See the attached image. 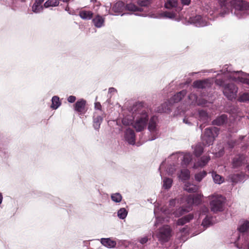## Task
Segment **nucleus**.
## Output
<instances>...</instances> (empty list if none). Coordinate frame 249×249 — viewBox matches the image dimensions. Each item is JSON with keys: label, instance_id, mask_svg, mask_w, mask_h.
<instances>
[{"label": "nucleus", "instance_id": "nucleus-1", "mask_svg": "<svg viewBox=\"0 0 249 249\" xmlns=\"http://www.w3.org/2000/svg\"><path fill=\"white\" fill-rule=\"evenodd\" d=\"M220 7L219 15L225 17L230 13L240 19L249 15V3L244 0H232L230 2L225 0H218Z\"/></svg>", "mask_w": 249, "mask_h": 249}, {"label": "nucleus", "instance_id": "nucleus-2", "mask_svg": "<svg viewBox=\"0 0 249 249\" xmlns=\"http://www.w3.org/2000/svg\"><path fill=\"white\" fill-rule=\"evenodd\" d=\"M131 111L135 115L132 126L137 132L143 131L146 128L149 120L148 108L142 102L136 103L132 106Z\"/></svg>", "mask_w": 249, "mask_h": 249}, {"label": "nucleus", "instance_id": "nucleus-3", "mask_svg": "<svg viewBox=\"0 0 249 249\" xmlns=\"http://www.w3.org/2000/svg\"><path fill=\"white\" fill-rule=\"evenodd\" d=\"M227 81H230L225 77L221 70L217 74V78L214 82L216 85L223 88V93L230 100L235 99L237 96L238 88L232 83H227Z\"/></svg>", "mask_w": 249, "mask_h": 249}, {"label": "nucleus", "instance_id": "nucleus-4", "mask_svg": "<svg viewBox=\"0 0 249 249\" xmlns=\"http://www.w3.org/2000/svg\"><path fill=\"white\" fill-rule=\"evenodd\" d=\"M179 204V198H175L170 200L169 207H162L159 208V207L157 206V205H155V209L154 211V215L156 218V221L155 222V226H157L160 223L162 222H169L170 219H173L175 217L174 214L172 213H164L163 209L172 210V212L176 211L173 208L176 206V204Z\"/></svg>", "mask_w": 249, "mask_h": 249}, {"label": "nucleus", "instance_id": "nucleus-5", "mask_svg": "<svg viewBox=\"0 0 249 249\" xmlns=\"http://www.w3.org/2000/svg\"><path fill=\"white\" fill-rule=\"evenodd\" d=\"M221 71L224 77L227 78L230 81L249 85V78L244 77L249 76V73L241 71H233L232 66L229 65H224L221 70Z\"/></svg>", "mask_w": 249, "mask_h": 249}, {"label": "nucleus", "instance_id": "nucleus-6", "mask_svg": "<svg viewBox=\"0 0 249 249\" xmlns=\"http://www.w3.org/2000/svg\"><path fill=\"white\" fill-rule=\"evenodd\" d=\"M195 203L194 198L192 195H188L182 196L179 198V204L183 206L176 209V211L172 212V210L163 209L165 213H172L175 217H179L185 213L191 210V207Z\"/></svg>", "mask_w": 249, "mask_h": 249}, {"label": "nucleus", "instance_id": "nucleus-7", "mask_svg": "<svg viewBox=\"0 0 249 249\" xmlns=\"http://www.w3.org/2000/svg\"><path fill=\"white\" fill-rule=\"evenodd\" d=\"M178 6V1L177 0H167L165 3L164 6L166 9H172L171 11H166L161 12L158 16L152 17L157 18H168L174 19L176 17V8Z\"/></svg>", "mask_w": 249, "mask_h": 249}, {"label": "nucleus", "instance_id": "nucleus-8", "mask_svg": "<svg viewBox=\"0 0 249 249\" xmlns=\"http://www.w3.org/2000/svg\"><path fill=\"white\" fill-rule=\"evenodd\" d=\"M219 129L216 127H211L205 129L201 135V140L204 144L207 146L212 145L215 139L219 134Z\"/></svg>", "mask_w": 249, "mask_h": 249}, {"label": "nucleus", "instance_id": "nucleus-9", "mask_svg": "<svg viewBox=\"0 0 249 249\" xmlns=\"http://www.w3.org/2000/svg\"><path fill=\"white\" fill-rule=\"evenodd\" d=\"M172 236V229L168 225L160 228L156 233L158 240L162 244L167 242Z\"/></svg>", "mask_w": 249, "mask_h": 249}, {"label": "nucleus", "instance_id": "nucleus-10", "mask_svg": "<svg viewBox=\"0 0 249 249\" xmlns=\"http://www.w3.org/2000/svg\"><path fill=\"white\" fill-rule=\"evenodd\" d=\"M148 130L150 132L152 136L149 139V141L155 140L158 137L159 131V120L158 116L153 115L148 120Z\"/></svg>", "mask_w": 249, "mask_h": 249}, {"label": "nucleus", "instance_id": "nucleus-11", "mask_svg": "<svg viewBox=\"0 0 249 249\" xmlns=\"http://www.w3.org/2000/svg\"><path fill=\"white\" fill-rule=\"evenodd\" d=\"M212 198V200L210 203L211 211L213 213L223 211L225 201V197L221 195H216L213 196Z\"/></svg>", "mask_w": 249, "mask_h": 249}, {"label": "nucleus", "instance_id": "nucleus-12", "mask_svg": "<svg viewBox=\"0 0 249 249\" xmlns=\"http://www.w3.org/2000/svg\"><path fill=\"white\" fill-rule=\"evenodd\" d=\"M189 21L191 24L198 27L206 26L209 24L206 18L200 15H197L195 17L190 18Z\"/></svg>", "mask_w": 249, "mask_h": 249}, {"label": "nucleus", "instance_id": "nucleus-13", "mask_svg": "<svg viewBox=\"0 0 249 249\" xmlns=\"http://www.w3.org/2000/svg\"><path fill=\"white\" fill-rule=\"evenodd\" d=\"M189 103L194 106H198L205 107L207 106L208 102L204 99H197L196 94L191 93L188 96Z\"/></svg>", "mask_w": 249, "mask_h": 249}, {"label": "nucleus", "instance_id": "nucleus-14", "mask_svg": "<svg viewBox=\"0 0 249 249\" xmlns=\"http://www.w3.org/2000/svg\"><path fill=\"white\" fill-rule=\"evenodd\" d=\"M132 108V106L129 107L128 108V112L124 115V118L122 119V123L124 125H132L133 126V122L135 119V115L134 113H133L131 111Z\"/></svg>", "mask_w": 249, "mask_h": 249}, {"label": "nucleus", "instance_id": "nucleus-15", "mask_svg": "<svg viewBox=\"0 0 249 249\" xmlns=\"http://www.w3.org/2000/svg\"><path fill=\"white\" fill-rule=\"evenodd\" d=\"M125 10L129 11L134 13V14L138 16L145 17L146 14H140L139 12H141L143 11V8L138 6L133 3H130L125 5Z\"/></svg>", "mask_w": 249, "mask_h": 249}, {"label": "nucleus", "instance_id": "nucleus-16", "mask_svg": "<svg viewBox=\"0 0 249 249\" xmlns=\"http://www.w3.org/2000/svg\"><path fill=\"white\" fill-rule=\"evenodd\" d=\"M124 138L125 141L129 144H135L136 136L134 130L132 129L128 128L126 129L124 132Z\"/></svg>", "mask_w": 249, "mask_h": 249}, {"label": "nucleus", "instance_id": "nucleus-17", "mask_svg": "<svg viewBox=\"0 0 249 249\" xmlns=\"http://www.w3.org/2000/svg\"><path fill=\"white\" fill-rule=\"evenodd\" d=\"M86 104V101L84 99H81L78 100L74 105V110L80 114L85 113Z\"/></svg>", "mask_w": 249, "mask_h": 249}, {"label": "nucleus", "instance_id": "nucleus-18", "mask_svg": "<svg viewBox=\"0 0 249 249\" xmlns=\"http://www.w3.org/2000/svg\"><path fill=\"white\" fill-rule=\"evenodd\" d=\"M92 22L95 27L100 28L105 26V18L97 14L92 18Z\"/></svg>", "mask_w": 249, "mask_h": 249}, {"label": "nucleus", "instance_id": "nucleus-19", "mask_svg": "<svg viewBox=\"0 0 249 249\" xmlns=\"http://www.w3.org/2000/svg\"><path fill=\"white\" fill-rule=\"evenodd\" d=\"M211 83L210 80H196L194 82L193 86L197 89H205L211 87Z\"/></svg>", "mask_w": 249, "mask_h": 249}, {"label": "nucleus", "instance_id": "nucleus-20", "mask_svg": "<svg viewBox=\"0 0 249 249\" xmlns=\"http://www.w3.org/2000/svg\"><path fill=\"white\" fill-rule=\"evenodd\" d=\"M103 118L100 115L95 112L93 117V126L95 130H99L100 125L102 123Z\"/></svg>", "mask_w": 249, "mask_h": 249}, {"label": "nucleus", "instance_id": "nucleus-21", "mask_svg": "<svg viewBox=\"0 0 249 249\" xmlns=\"http://www.w3.org/2000/svg\"><path fill=\"white\" fill-rule=\"evenodd\" d=\"M245 157L243 155H238L232 160V165L234 168H238L244 163Z\"/></svg>", "mask_w": 249, "mask_h": 249}, {"label": "nucleus", "instance_id": "nucleus-22", "mask_svg": "<svg viewBox=\"0 0 249 249\" xmlns=\"http://www.w3.org/2000/svg\"><path fill=\"white\" fill-rule=\"evenodd\" d=\"M193 218L194 215L192 213H189L181 218H179L177 221V225L183 226L184 224L189 223Z\"/></svg>", "mask_w": 249, "mask_h": 249}, {"label": "nucleus", "instance_id": "nucleus-23", "mask_svg": "<svg viewBox=\"0 0 249 249\" xmlns=\"http://www.w3.org/2000/svg\"><path fill=\"white\" fill-rule=\"evenodd\" d=\"M124 9H125L124 3L121 1L117 2L112 7L113 11L118 14H121Z\"/></svg>", "mask_w": 249, "mask_h": 249}, {"label": "nucleus", "instance_id": "nucleus-24", "mask_svg": "<svg viewBox=\"0 0 249 249\" xmlns=\"http://www.w3.org/2000/svg\"><path fill=\"white\" fill-rule=\"evenodd\" d=\"M101 244L108 248H113L115 247L116 242L115 241L111 239L110 238H101Z\"/></svg>", "mask_w": 249, "mask_h": 249}, {"label": "nucleus", "instance_id": "nucleus-25", "mask_svg": "<svg viewBox=\"0 0 249 249\" xmlns=\"http://www.w3.org/2000/svg\"><path fill=\"white\" fill-rule=\"evenodd\" d=\"M180 160H182L181 164L182 165L186 166L192 160V155L190 153L183 154L180 153Z\"/></svg>", "mask_w": 249, "mask_h": 249}, {"label": "nucleus", "instance_id": "nucleus-26", "mask_svg": "<svg viewBox=\"0 0 249 249\" xmlns=\"http://www.w3.org/2000/svg\"><path fill=\"white\" fill-rule=\"evenodd\" d=\"M186 93L187 91L186 90H182L178 92L171 98V102L173 103L179 102L186 95Z\"/></svg>", "mask_w": 249, "mask_h": 249}, {"label": "nucleus", "instance_id": "nucleus-27", "mask_svg": "<svg viewBox=\"0 0 249 249\" xmlns=\"http://www.w3.org/2000/svg\"><path fill=\"white\" fill-rule=\"evenodd\" d=\"M198 119L203 124L209 122V117L207 112L203 110H200L198 112Z\"/></svg>", "mask_w": 249, "mask_h": 249}, {"label": "nucleus", "instance_id": "nucleus-28", "mask_svg": "<svg viewBox=\"0 0 249 249\" xmlns=\"http://www.w3.org/2000/svg\"><path fill=\"white\" fill-rule=\"evenodd\" d=\"M198 189V186L190 182L186 183L184 186V190L190 193H195L197 191Z\"/></svg>", "mask_w": 249, "mask_h": 249}, {"label": "nucleus", "instance_id": "nucleus-29", "mask_svg": "<svg viewBox=\"0 0 249 249\" xmlns=\"http://www.w3.org/2000/svg\"><path fill=\"white\" fill-rule=\"evenodd\" d=\"M93 13L91 11L81 10L79 16L83 19L90 20L92 18Z\"/></svg>", "mask_w": 249, "mask_h": 249}, {"label": "nucleus", "instance_id": "nucleus-30", "mask_svg": "<svg viewBox=\"0 0 249 249\" xmlns=\"http://www.w3.org/2000/svg\"><path fill=\"white\" fill-rule=\"evenodd\" d=\"M190 177V173L189 170L184 169L181 170L179 174L178 175V178L182 181L188 180Z\"/></svg>", "mask_w": 249, "mask_h": 249}, {"label": "nucleus", "instance_id": "nucleus-31", "mask_svg": "<svg viewBox=\"0 0 249 249\" xmlns=\"http://www.w3.org/2000/svg\"><path fill=\"white\" fill-rule=\"evenodd\" d=\"M210 160L209 156H203L200 158L196 164L194 165V168H196L197 166L204 167L205 166Z\"/></svg>", "mask_w": 249, "mask_h": 249}, {"label": "nucleus", "instance_id": "nucleus-32", "mask_svg": "<svg viewBox=\"0 0 249 249\" xmlns=\"http://www.w3.org/2000/svg\"><path fill=\"white\" fill-rule=\"evenodd\" d=\"M227 120V115L223 114L217 117L212 122L213 124L220 125L224 124Z\"/></svg>", "mask_w": 249, "mask_h": 249}, {"label": "nucleus", "instance_id": "nucleus-33", "mask_svg": "<svg viewBox=\"0 0 249 249\" xmlns=\"http://www.w3.org/2000/svg\"><path fill=\"white\" fill-rule=\"evenodd\" d=\"M44 8H45L44 4L42 5V3L34 2L32 7V10L34 13L38 14L43 12Z\"/></svg>", "mask_w": 249, "mask_h": 249}, {"label": "nucleus", "instance_id": "nucleus-34", "mask_svg": "<svg viewBox=\"0 0 249 249\" xmlns=\"http://www.w3.org/2000/svg\"><path fill=\"white\" fill-rule=\"evenodd\" d=\"M244 175L237 174L230 175L229 178L233 183H237L242 181L244 179Z\"/></svg>", "mask_w": 249, "mask_h": 249}, {"label": "nucleus", "instance_id": "nucleus-35", "mask_svg": "<svg viewBox=\"0 0 249 249\" xmlns=\"http://www.w3.org/2000/svg\"><path fill=\"white\" fill-rule=\"evenodd\" d=\"M61 105V103L60 102L59 98L58 96H54L52 97L51 108L53 109H56Z\"/></svg>", "mask_w": 249, "mask_h": 249}, {"label": "nucleus", "instance_id": "nucleus-36", "mask_svg": "<svg viewBox=\"0 0 249 249\" xmlns=\"http://www.w3.org/2000/svg\"><path fill=\"white\" fill-rule=\"evenodd\" d=\"M59 4L58 0H47L44 3V7L45 8H48L51 7H56L59 5Z\"/></svg>", "mask_w": 249, "mask_h": 249}, {"label": "nucleus", "instance_id": "nucleus-37", "mask_svg": "<svg viewBox=\"0 0 249 249\" xmlns=\"http://www.w3.org/2000/svg\"><path fill=\"white\" fill-rule=\"evenodd\" d=\"M163 187L166 190L169 189L173 183V180L169 178H164L163 179Z\"/></svg>", "mask_w": 249, "mask_h": 249}, {"label": "nucleus", "instance_id": "nucleus-38", "mask_svg": "<svg viewBox=\"0 0 249 249\" xmlns=\"http://www.w3.org/2000/svg\"><path fill=\"white\" fill-rule=\"evenodd\" d=\"M170 107L168 106V103L167 102L164 103L160 107H159L157 110L160 113L167 112L170 111Z\"/></svg>", "mask_w": 249, "mask_h": 249}, {"label": "nucleus", "instance_id": "nucleus-39", "mask_svg": "<svg viewBox=\"0 0 249 249\" xmlns=\"http://www.w3.org/2000/svg\"><path fill=\"white\" fill-rule=\"evenodd\" d=\"M194 149V153L197 157L200 156L203 152V147L200 143L196 144Z\"/></svg>", "mask_w": 249, "mask_h": 249}, {"label": "nucleus", "instance_id": "nucleus-40", "mask_svg": "<svg viewBox=\"0 0 249 249\" xmlns=\"http://www.w3.org/2000/svg\"><path fill=\"white\" fill-rule=\"evenodd\" d=\"M212 217L207 215L203 220L201 225L205 228H207L213 224L212 221Z\"/></svg>", "mask_w": 249, "mask_h": 249}, {"label": "nucleus", "instance_id": "nucleus-41", "mask_svg": "<svg viewBox=\"0 0 249 249\" xmlns=\"http://www.w3.org/2000/svg\"><path fill=\"white\" fill-rule=\"evenodd\" d=\"M249 228V222L247 220L245 221L243 224L239 226L238 228L239 232L243 233L246 231Z\"/></svg>", "mask_w": 249, "mask_h": 249}, {"label": "nucleus", "instance_id": "nucleus-42", "mask_svg": "<svg viewBox=\"0 0 249 249\" xmlns=\"http://www.w3.org/2000/svg\"><path fill=\"white\" fill-rule=\"evenodd\" d=\"M127 211L124 208L120 209L117 212V216L121 219H124L127 215Z\"/></svg>", "mask_w": 249, "mask_h": 249}, {"label": "nucleus", "instance_id": "nucleus-43", "mask_svg": "<svg viewBox=\"0 0 249 249\" xmlns=\"http://www.w3.org/2000/svg\"><path fill=\"white\" fill-rule=\"evenodd\" d=\"M111 200L116 203H119L122 201V196L119 193H113L111 195Z\"/></svg>", "mask_w": 249, "mask_h": 249}, {"label": "nucleus", "instance_id": "nucleus-44", "mask_svg": "<svg viewBox=\"0 0 249 249\" xmlns=\"http://www.w3.org/2000/svg\"><path fill=\"white\" fill-rule=\"evenodd\" d=\"M212 176L213 180L215 183L220 184L223 182L224 178H222L221 176L215 173H213Z\"/></svg>", "mask_w": 249, "mask_h": 249}, {"label": "nucleus", "instance_id": "nucleus-45", "mask_svg": "<svg viewBox=\"0 0 249 249\" xmlns=\"http://www.w3.org/2000/svg\"><path fill=\"white\" fill-rule=\"evenodd\" d=\"M180 152L173 153L168 158V160L173 161V163H175L176 161H178L179 159H180Z\"/></svg>", "mask_w": 249, "mask_h": 249}, {"label": "nucleus", "instance_id": "nucleus-46", "mask_svg": "<svg viewBox=\"0 0 249 249\" xmlns=\"http://www.w3.org/2000/svg\"><path fill=\"white\" fill-rule=\"evenodd\" d=\"M207 173L205 171L200 172L195 175V178L196 181L198 182L201 181L202 179L206 176Z\"/></svg>", "mask_w": 249, "mask_h": 249}, {"label": "nucleus", "instance_id": "nucleus-47", "mask_svg": "<svg viewBox=\"0 0 249 249\" xmlns=\"http://www.w3.org/2000/svg\"><path fill=\"white\" fill-rule=\"evenodd\" d=\"M238 101L240 102H249V93H244L241 94L238 98Z\"/></svg>", "mask_w": 249, "mask_h": 249}, {"label": "nucleus", "instance_id": "nucleus-48", "mask_svg": "<svg viewBox=\"0 0 249 249\" xmlns=\"http://www.w3.org/2000/svg\"><path fill=\"white\" fill-rule=\"evenodd\" d=\"M176 164L175 163H173V164H170V165L167 167L166 169V171L168 174L170 175L173 174L176 171Z\"/></svg>", "mask_w": 249, "mask_h": 249}, {"label": "nucleus", "instance_id": "nucleus-49", "mask_svg": "<svg viewBox=\"0 0 249 249\" xmlns=\"http://www.w3.org/2000/svg\"><path fill=\"white\" fill-rule=\"evenodd\" d=\"M151 0H138L137 3L140 7L147 6L150 3Z\"/></svg>", "mask_w": 249, "mask_h": 249}, {"label": "nucleus", "instance_id": "nucleus-50", "mask_svg": "<svg viewBox=\"0 0 249 249\" xmlns=\"http://www.w3.org/2000/svg\"><path fill=\"white\" fill-rule=\"evenodd\" d=\"M194 198L195 203L194 204H198L201 201V195H192Z\"/></svg>", "mask_w": 249, "mask_h": 249}, {"label": "nucleus", "instance_id": "nucleus-51", "mask_svg": "<svg viewBox=\"0 0 249 249\" xmlns=\"http://www.w3.org/2000/svg\"><path fill=\"white\" fill-rule=\"evenodd\" d=\"M67 100L69 103H73L76 100V97L73 95H71L68 98Z\"/></svg>", "mask_w": 249, "mask_h": 249}, {"label": "nucleus", "instance_id": "nucleus-52", "mask_svg": "<svg viewBox=\"0 0 249 249\" xmlns=\"http://www.w3.org/2000/svg\"><path fill=\"white\" fill-rule=\"evenodd\" d=\"M139 241L142 244H144L148 241V237L147 236L141 237L140 238Z\"/></svg>", "mask_w": 249, "mask_h": 249}, {"label": "nucleus", "instance_id": "nucleus-53", "mask_svg": "<svg viewBox=\"0 0 249 249\" xmlns=\"http://www.w3.org/2000/svg\"><path fill=\"white\" fill-rule=\"evenodd\" d=\"M191 2V0H181V3L183 5H188Z\"/></svg>", "mask_w": 249, "mask_h": 249}, {"label": "nucleus", "instance_id": "nucleus-54", "mask_svg": "<svg viewBox=\"0 0 249 249\" xmlns=\"http://www.w3.org/2000/svg\"><path fill=\"white\" fill-rule=\"evenodd\" d=\"M95 109L101 110V105L100 103L96 102L95 103Z\"/></svg>", "mask_w": 249, "mask_h": 249}, {"label": "nucleus", "instance_id": "nucleus-55", "mask_svg": "<svg viewBox=\"0 0 249 249\" xmlns=\"http://www.w3.org/2000/svg\"><path fill=\"white\" fill-rule=\"evenodd\" d=\"M116 92V89L114 88H110L108 89V92L110 93H114Z\"/></svg>", "mask_w": 249, "mask_h": 249}, {"label": "nucleus", "instance_id": "nucleus-56", "mask_svg": "<svg viewBox=\"0 0 249 249\" xmlns=\"http://www.w3.org/2000/svg\"><path fill=\"white\" fill-rule=\"evenodd\" d=\"M240 238V236L239 235H237V240L236 241H235V246L238 248V249H241L242 247L241 246H239L238 245V244L236 243L237 241Z\"/></svg>", "mask_w": 249, "mask_h": 249}, {"label": "nucleus", "instance_id": "nucleus-57", "mask_svg": "<svg viewBox=\"0 0 249 249\" xmlns=\"http://www.w3.org/2000/svg\"><path fill=\"white\" fill-rule=\"evenodd\" d=\"M183 122H184V123H185V124H189V125L192 124L191 123V122H190L188 121V119H186V118L184 119H183Z\"/></svg>", "mask_w": 249, "mask_h": 249}, {"label": "nucleus", "instance_id": "nucleus-58", "mask_svg": "<svg viewBox=\"0 0 249 249\" xmlns=\"http://www.w3.org/2000/svg\"><path fill=\"white\" fill-rule=\"evenodd\" d=\"M187 228H183L181 229L180 230V231L181 232H186V231L187 230Z\"/></svg>", "mask_w": 249, "mask_h": 249}, {"label": "nucleus", "instance_id": "nucleus-59", "mask_svg": "<svg viewBox=\"0 0 249 249\" xmlns=\"http://www.w3.org/2000/svg\"><path fill=\"white\" fill-rule=\"evenodd\" d=\"M44 1V0H35V2L39 3H42V4Z\"/></svg>", "mask_w": 249, "mask_h": 249}, {"label": "nucleus", "instance_id": "nucleus-60", "mask_svg": "<svg viewBox=\"0 0 249 249\" xmlns=\"http://www.w3.org/2000/svg\"><path fill=\"white\" fill-rule=\"evenodd\" d=\"M3 199V196L2 194L0 193V204H1Z\"/></svg>", "mask_w": 249, "mask_h": 249}, {"label": "nucleus", "instance_id": "nucleus-61", "mask_svg": "<svg viewBox=\"0 0 249 249\" xmlns=\"http://www.w3.org/2000/svg\"><path fill=\"white\" fill-rule=\"evenodd\" d=\"M65 10L69 12L70 14H71V12L70 11V8L68 6H67L65 8Z\"/></svg>", "mask_w": 249, "mask_h": 249}, {"label": "nucleus", "instance_id": "nucleus-62", "mask_svg": "<svg viewBox=\"0 0 249 249\" xmlns=\"http://www.w3.org/2000/svg\"><path fill=\"white\" fill-rule=\"evenodd\" d=\"M204 126H202V124L200 125L199 128L200 129L201 131H202L203 128Z\"/></svg>", "mask_w": 249, "mask_h": 249}, {"label": "nucleus", "instance_id": "nucleus-63", "mask_svg": "<svg viewBox=\"0 0 249 249\" xmlns=\"http://www.w3.org/2000/svg\"><path fill=\"white\" fill-rule=\"evenodd\" d=\"M247 169L249 172V164L247 166Z\"/></svg>", "mask_w": 249, "mask_h": 249}, {"label": "nucleus", "instance_id": "nucleus-64", "mask_svg": "<svg viewBox=\"0 0 249 249\" xmlns=\"http://www.w3.org/2000/svg\"><path fill=\"white\" fill-rule=\"evenodd\" d=\"M204 209H205V211H206V212H207V211H208V208H206V207H204Z\"/></svg>", "mask_w": 249, "mask_h": 249}]
</instances>
